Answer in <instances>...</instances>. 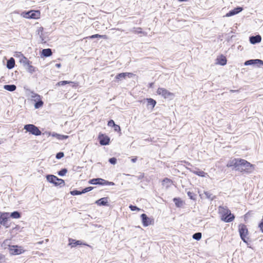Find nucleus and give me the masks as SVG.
Wrapping results in <instances>:
<instances>
[{"label": "nucleus", "mask_w": 263, "mask_h": 263, "mask_svg": "<svg viewBox=\"0 0 263 263\" xmlns=\"http://www.w3.org/2000/svg\"><path fill=\"white\" fill-rule=\"evenodd\" d=\"M227 166L228 167H234L236 171L246 174L252 173L255 168L254 165L241 158H234L230 160L228 162Z\"/></svg>", "instance_id": "nucleus-1"}, {"label": "nucleus", "mask_w": 263, "mask_h": 263, "mask_svg": "<svg viewBox=\"0 0 263 263\" xmlns=\"http://www.w3.org/2000/svg\"><path fill=\"white\" fill-rule=\"evenodd\" d=\"M20 62L25 68L27 72L30 74H32L38 70V69L36 67L31 65L32 62L28 60V59L24 57L23 54L22 58L20 60Z\"/></svg>", "instance_id": "nucleus-2"}, {"label": "nucleus", "mask_w": 263, "mask_h": 263, "mask_svg": "<svg viewBox=\"0 0 263 263\" xmlns=\"http://www.w3.org/2000/svg\"><path fill=\"white\" fill-rule=\"evenodd\" d=\"M22 15L26 18L37 19L40 17V12L39 10H30L24 11L22 13Z\"/></svg>", "instance_id": "nucleus-3"}, {"label": "nucleus", "mask_w": 263, "mask_h": 263, "mask_svg": "<svg viewBox=\"0 0 263 263\" xmlns=\"http://www.w3.org/2000/svg\"><path fill=\"white\" fill-rule=\"evenodd\" d=\"M89 184L94 185H114L115 183L104 180L102 178H97L90 179L88 181Z\"/></svg>", "instance_id": "nucleus-4"}, {"label": "nucleus", "mask_w": 263, "mask_h": 263, "mask_svg": "<svg viewBox=\"0 0 263 263\" xmlns=\"http://www.w3.org/2000/svg\"><path fill=\"white\" fill-rule=\"evenodd\" d=\"M24 129H25L27 132H29L32 135L35 136H40L42 134L39 128L33 124H26L24 126Z\"/></svg>", "instance_id": "nucleus-5"}, {"label": "nucleus", "mask_w": 263, "mask_h": 263, "mask_svg": "<svg viewBox=\"0 0 263 263\" xmlns=\"http://www.w3.org/2000/svg\"><path fill=\"white\" fill-rule=\"evenodd\" d=\"M157 93L158 95H161L164 99H173L175 96L173 93L170 92L164 88H158Z\"/></svg>", "instance_id": "nucleus-6"}, {"label": "nucleus", "mask_w": 263, "mask_h": 263, "mask_svg": "<svg viewBox=\"0 0 263 263\" xmlns=\"http://www.w3.org/2000/svg\"><path fill=\"white\" fill-rule=\"evenodd\" d=\"M238 230L241 239L243 242L247 243V236L248 234V230L247 226L244 224H240L239 225Z\"/></svg>", "instance_id": "nucleus-7"}, {"label": "nucleus", "mask_w": 263, "mask_h": 263, "mask_svg": "<svg viewBox=\"0 0 263 263\" xmlns=\"http://www.w3.org/2000/svg\"><path fill=\"white\" fill-rule=\"evenodd\" d=\"M31 98L33 99V100L35 102L34 104V107L36 109L39 108L43 105V101L42 100L41 96L34 92L33 91L31 92Z\"/></svg>", "instance_id": "nucleus-8"}, {"label": "nucleus", "mask_w": 263, "mask_h": 263, "mask_svg": "<svg viewBox=\"0 0 263 263\" xmlns=\"http://www.w3.org/2000/svg\"><path fill=\"white\" fill-rule=\"evenodd\" d=\"M142 224L144 227H148L154 224V219L148 217L146 214H142L140 216Z\"/></svg>", "instance_id": "nucleus-9"}, {"label": "nucleus", "mask_w": 263, "mask_h": 263, "mask_svg": "<svg viewBox=\"0 0 263 263\" xmlns=\"http://www.w3.org/2000/svg\"><path fill=\"white\" fill-rule=\"evenodd\" d=\"M10 218L9 213L0 212V224L8 228L9 227L7 222Z\"/></svg>", "instance_id": "nucleus-10"}, {"label": "nucleus", "mask_w": 263, "mask_h": 263, "mask_svg": "<svg viewBox=\"0 0 263 263\" xmlns=\"http://www.w3.org/2000/svg\"><path fill=\"white\" fill-rule=\"evenodd\" d=\"M98 139L99 143L101 145H107L109 144L110 138L107 135L100 134L99 135Z\"/></svg>", "instance_id": "nucleus-11"}, {"label": "nucleus", "mask_w": 263, "mask_h": 263, "mask_svg": "<svg viewBox=\"0 0 263 263\" xmlns=\"http://www.w3.org/2000/svg\"><path fill=\"white\" fill-rule=\"evenodd\" d=\"M235 218L234 214H232L230 211L224 214L222 216V220L226 222H230L232 221Z\"/></svg>", "instance_id": "nucleus-12"}, {"label": "nucleus", "mask_w": 263, "mask_h": 263, "mask_svg": "<svg viewBox=\"0 0 263 263\" xmlns=\"http://www.w3.org/2000/svg\"><path fill=\"white\" fill-rule=\"evenodd\" d=\"M133 75V74L130 72L120 73L116 75L115 79L117 82H119V81H122V80L125 79L126 77L131 78L132 77Z\"/></svg>", "instance_id": "nucleus-13"}, {"label": "nucleus", "mask_w": 263, "mask_h": 263, "mask_svg": "<svg viewBox=\"0 0 263 263\" xmlns=\"http://www.w3.org/2000/svg\"><path fill=\"white\" fill-rule=\"evenodd\" d=\"M243 10V8L241 7H237L234 9L230 10L228 13H227L226 15L227 17H230L235 14L239 13Z\"/></svg>", "instance_id": "nucleus-14"}, {"label": "nucleus", "mask_w": 263, "mask_h": 263, "mask_svg": "<svg viewBox=\"0 0 263 263\" xmlns=\"http://www.w3.org/2000/svg\"><path fill=\"white\" fill-rule=\"evenodd\" d=\"M261 41V37L260 35H256L255 36H251L249 37V41L252 44H256L259 43Z\"/></svg>", "instance_id": "nucleus-15"}, {"label": "nucleus", "mask_w": 263, "mask_h": 263, "mask_svg": "<svg viewBox=\"0 0 263 263\" xmlns=\"http://www.w3.org/2000/svg\"><path fill=\"white\" fill-rule=\"evenodd\" d=\"M96 203L100 206H107L108 204V198L103 197L96 201Z\"/></svg>", "instance_id": "nucleus-16"}, {"label": "nucleus", "mask_w": 263, "mask_h": 263, "mask_svg": "<svg viewBox=\"0 0 263 263\" xmlns=\"http://www.w3.org/2000/svg\"><path fill=\"white\" fill-rule=\"evenodd\" d=\"M217 61V63L221 66H224L227 64V60L223 55H221L220 57H218Z\"/></svg>", "instance_id": "nucleus-17"}, {"label": "nucleus", "mask_w": 263, "mask_h": 263, "mask_svg": "<svg viewBox=\"0 0 263 263\" xmlns=\"http://www.w3.org/2000/svg\"><path fill=\"white\" fill-rule=\"evenodd\" d=\"M13 248L11 249V253L14 255L21 254L23 252V249L17 246H12Z\"/></svg>", "instance_id": "nucleus-18"}, {"label": "nucleus", "mask_w": 263, "mask_h": 263, "mask_svg": "<svg viewBox=\"0 0 263 263\" xmlns=\"http://www.w3.org/2000/svg\"><path fill=\"white\" fill-rule=\"evenodd\" d=\"M15 66V60L13 58H10L7 62L6 67L9 69H11Z\"/></svg>", "instance_id": "nucleus-19"}, {"label": "nucleus", "mask_w": 263, "mask_h": 263, "mask_svg": "<svg viewBox=\"0 0 263 263\" xmlns=\"http://www.w3.org/2000/svg\"><path fill=\"white\" fill-rule=\"evenodd\" d=\"M52 54V50L50 48L44 49L42 50L41 54L44 57H49Z\"/></svg>", "instance_id": "nucleus-20"}, {"label": "nucleus", "mask_w": 263, "mask_h": 263, "mask_svg": "<svg viewBox=\"0 0 263 263\" xmlns=\"http://www.w3.org/2000/svg\"><path fill=\"white\" fill-rule=\"evenodd\" d=\"M46 177L49 182L54 185L55 183V181L58 179V177L53 175H47Z\"/></svg>", "instance_id": "nucleus-21"}, {"label": "nucleus", "mask_w": 263, "mask_h": 263, "mask_svg": "<svg viewBox=\"0 0 263 263\" xmlns=\"http://www.w3.org/2000/svg\"><path fill=\"white\" fill-rule=\"evenodd\" d=\"M69 245H70L71 247H75L77 246L82 245V242L81 241L76 240L72 238H69Z\"/></svg>", "instance_id": "nucleus-22"}, {"label": "nucleus", "mask_w": 263, "mask_h": 263, "mask_svg": "<svg viewBox=\"0 0 263 263\" xmlns=\"http://www.w3.org/2000/svg\"><path fill=\"white\" fill-rule=\"evenodd\" d=\"M173 201L174 202L175 205L178 208H181L183 206V202L179 198H174L173 199Z\"/></svg>", "instance_id": "nucleus-23"}, {"label": "nucleus", "mask_w": 263, "mask_h": 263, "mask_svg": "<svg viewBox=\"0 0 263 263\" xmlns=\"http://www.w3.org/2000/svg\"><path fill=\"white\" fill-rule=\"evenodd\" d=\"M4 88L9 91H13L16 90V86L14 84L5 85Z\"/></svg>", "instance_id": "nucleus-24"}, {"label": "nucleus", "mask_w": 263, "mask_h": 263, "mask_svg": "<svg viewBox=\"0 0 263 263\" xmlns=\"http://www.w3.org/2000/svg\"><path fill=\"white\" fill-rule=\"evenodd\" d=\"M146 100L147 102V106H151L152 109L154 108L156 104V101L152 98H147Z\"/></svg>", "instance_id": "nucleus-25"}, {"label": "nucleus", "mask_w": 263, "mask_h": 263, "mask_svg": "<svg viewBox=\"0 0 263 263\" xmlns=\"http://www.w3.org/2000/svg\"><path fill=\"white\" fill-rule=\"evenodd\" d=\"M87 39H95V38H100L107 39V36L106 35H100L99 34H96L87 37Z\"/></svg>", "instance_id": "nucleus-26"}, {"label": "nucleus", "mask_w": 263, "mask_h": 263, "mask_svg": "<svg viewBox=\"0 0 263 263\" xmlns=\"http://www.w3.org/2000/svg\"><path fill=\"white\" fill-rule=\"evenodd\" d=\"M10 217L15 219L20 218L21 217V213L18 211H14L10 214H9Z\"/></svg>", "instance_id": "nucleus-27"}, {"label": "nucleus", "mask_w": 263, "mask_h": 263, "mask_svg": "<svg viewBox=\"0 0 263 263\" xmlns=\"http://www.w3.org/2000/svg\"><path fill=\"white\" fill-rule=\"evenodd\" d=\"M257 62H259L257 61V59H252L247 60L245 62V65L246 66L248 65H255L257 64Z\"/></svg>", "instance_id": "nucleus-28"}, {"label": "nucleus", "mask_w": 263, "mask_h": 263, "mask_svg": "<svg viewBox=\"0 0 263 263\" xmlns=\"http://www.w3.org/2000/svg\"><path fill=\"white\" fill-rule=\"evenodd\" d=\"M171 184V181L167 178H165L162 181V185L166 188L168 187Z\"/></svg>", "instance_id": "nucleus-29"}, {"label": "nucleus", "mask_w": 263, "mask_h": 263, "mask_svg": "<svg viewBox=\"0 0 263 263\" xmlns=\"http://www.w3.org/2000/svg\"><path fill=\"white\" fill-rule=\"evenodd\" d=\"M55 186H63L65 185V181L63 179L58 178L57 181H55V183H54Z\"/></svg>", "instance_id": "nucleus-30"}, {"label": "nucleus", "mask_w": 263, "mask_h": 263, "mask_svg": "<svg viewBox=\"0 0 263 263\" xmlns=\"http://www.w3.org/2000/svg\"><path fill=\"white\" fill-rule=\"evenodd\" d=\"M202 237V234L200 232H197L194 234L192 236L193 239L196 240H199Z\"/></svg>", "instance_id": "nucleus-31"}, {"label": "nucleus", "mask_w": 263, "mask_h": 263, "mask_svg": "<svg viewBox=\"0 0 263 263\" xmlns=\"http://www.w3.org/2000/svg\"><path fill=\"white\" fill-rule=\"evenodd\" d=\"M67 172V170L66 168H62L58 172V175L60 176H64Z\"/></svg>", "instance_id": "nucleus-32"}, {"label": "nucleus", "mask_w": 263, "mask_h": 263, "mask_svg": "<svg viewBox=\"0 0 263 263\" xmlns=\"http://www.w3.org/2000/svg\"><path fill=\"white\" fill-rule=\"evenodd\" d=\"M193 173L201 177H204L205 175L206 174V173H204L203 171H200L199 170H198L197 171H194Z\"/></svg>", "instance_id": "nucleus-33"}, {"label": "nucleus", "mask_w": 263, "mask_h": 263, "mask_svg": "<svg viewBox=\"0 0 263 263\" xmlns=\"http://www.w3.org/2000/svg\"><path fill=\"white\" fill-rule=\"evenodd\" d=\"M204 194L206 196V197L211 200H213L215 198V196L209 192H204Z\"/></svg>", "instance_id": "nucleus-34"}, {"label": "nucleus", "mask_w": 263, "mask_h": 263, "mask_svg": "<svg viewBox=\"0 0 263 263\" xmlns=\"http://www.w3.org/2000/svg\"><path fill=\"white\" fill-rule=\"evenodd\" d=\"M70 83H73L71 81H60L59 82L57 85H58V86H64L66 84H70Z\"/></svg>", "instance_id": "nucleus-35"}, {"label": "nucleus", "mask_w": 263, "mask_h": 263, "mask_svg": "<svg viewBox=\"0 0 263 263\" xmlns=\"http://www.w3.org/2000/svg\"><path fill=\"white\" fill-rule=\"evenodd\" d=\"M133 31L135 33H143L144 34V32L142 31L141 28H133Z\"/></svg>", "instance_id": "nucleus-36"}, {"label": "nucleus", "mask_w": 263, "mask_h": 263, "mask_svg": "<svg viewBox=\"0 0 263 263\" xmlns=\"http://www.w3.org/2000/svg\"><path fill=\"white\" fill-rule=\"evenodd\" d=\"M187 195L191 199L195 200L196 195L193 192L189 191L187 192Z\"/></svg>", "instance_id": "nucleus-37"}, {"label": "nucleus", "mask_w": 263, "mask_h": 263, "mask_svg": "<svg viewBox=\"0 0 263 263\" xmlns=\"http://www.w3.org/2000/svg\"><path fill=\"white\" fill-rule=\"evenodd\" d=\"M93 189V187L92 186H89V187H85V189H83L81 191V193H82V194L87 193V192L91 191Z\"/></svg>", "instance_id": "nucleus-38"}, {"label": "nucleus", "mask_w": 263, "mask_h": 263, "mask_svg": "<svg viewBox=\"0 0 263 263\" xmlns=\"http://www.w3.org/2000/svg\"><path fill=\"white\" fill-rule=\"evenodd\" d=\"M70 194L72 195L75 196V195H79L82 194V193H81V191H78V190H73L72 191H70Z\"/></svg>", "instance_id": "nucleus-39"}, {"label": "nucleus", "mask_w": 263, "mask_h": 263, "mask_svg": "<svg viewBox=\"0 0 263 263\" xmlns=\"http://www.w3.org/2000/svg\"><path fill=\"white\" fill-rule=\"evenodd\" d=\"M129 208L130 209L131 211H140L141 209L139 208H138L137 206L136 205H130L129 206Z\"/></svg>", "instance_id": "nucleus-40"}, {"label": "nucleus", "mask_w": 263, "mask_h": 263, "mask_svg": "<svg viewBox=\"0 0 263 263\" xmlns=\"http://www.w3.org/2000/svg\"><path fill=\"white\" fill-rule=\"evenodd\" d=\"M46 134L47 135H48V136L51 135L52 137H55L58 139H59L60 135V134H57V133H54V132H53L52 133H51L50 132H48V133H46Z\"/></svg>", "instance_id": "nucleus-41"}, {"label": "nucleus", "mask_w": 263, "mask_h": 263, "mask_svg": "<svg viewBox=\"0 0 263 263\" xmlns=\"http://www.w3.org/2000/svg\"><path fill=\"white\" fill-rule=\"evenodd\" d=\"M109 162L111 164H115L117 163V159L115 157H112L109 159Z\"/></svg>", "instance_id": "nucleus-42"}, {"label": "nucleus", "mask_w": 263, "mask_h": 263, "mask_svg": "<svg viewBox=\"0 0 263 263\" xmlns=\"http://www.w3.org/2000/svg\"><path fill=\"white\" fill-rule=\"evenodd\" d=\"M64 156V153L63 152H59L57 154H56V158L58 159H61L62 158H63Z\"/></svg>", "instance_id": "nucleus-43"}, {"label": "nucleus", "mask_w": 263, "mask_h": 263, "mask_svg": "<svg viewBox=\"0 0 263 263\" xmlns=\"http://www.w3.org/2000/svg\"><path fill=\"white\" fill-rule=\"evenodd\" d=\"M5 256L3 254L0 253V263L4 262L5 261Z\"/></svg>", "instance_id": "nucleus-44"}, {"label": "nucleus", "mask_w": 263, "mask_h": 263, "mask_svg": "<svg viewBox=\"0 0 263 263\" xmlns=\"http://www.w3.org/2000/svg\"><path fill=\"white\" fill-rule=\"evenodd\" d=\"M115 124H116L113 120H110L108 121L107 125L109 126L113 127Z\"/></svg>", "instance_id": "nucleus-45"}, {"label": "nucleus", "mask_w": 263, "mask_h": 263, "mask_svg": "<svg viewBox=\"0 0 263 263\" xmlns=\"http://www.w3.org/2000/svg\"><path fill=\"white\" fill-rule=\"evenodd\" d=\"M68 138V136L60 135V136H59V138L58 139L60 140H63L67 139Z\"/></svg>", "instance_id": "nucleus-46"}, {"label": "nucleus", "mask_w": 263, "mask_h": 263, "mask_svg": "<svg viewBox=\"0 0 263 263\" xmlns=\"http://www.w3.org/2000/svg\"><path fill=\"white\" fill-rule=\"evenodd\" d=\"M113 127L114 128V130L116 132H120L121 131V128H120V126L117 124H115L113 126Z\"/></svg>", "instance_id": "nucleus-47"}, {"label": "nucleus", "mask_w": 263, "mask_h": 263, "mask_svg": "<svg viewBox=\"0 0 263 263\" xmlns=\"http://www.w3.org/2000/svg\"><path fill=\"white\" fill-rule=\"evenodd\" d=\"M258 227L260 228V230L263 233V220L259 223Z\"/></svg>", "instance_id": "nucleus-48"}, {"label": "nucleus", "mask_w": 263, "mask_h": 263, "mask_svg": "<svg viewBox=\"0 0 263 263\" xmlns=\"http://www.w3.org/2000/svg\"><path fill=\"white\" fill-rule=\"evenodd\" d=\"M144 173H140V175L137 176H135L136 178H137V179L138 180H141L142 179H143L144 178Z\"/></svg>", "instance_id": "nucleus-49"}, {"label": "nucleus", "mask_w": 263, "mask_h": 263, "mask_svg": "<svg viewBox=\"0 0 263 263\" xmlns=\"http://www.w3.org/2000/svg\"><path fill=\"white\" fill-rule=\"evenodd\" d=\"M43 31V27H40V29H39V34H40V32H41V35H40V36L41 37V35H42V32Z\"/></svg>", "instance_id": "nucleus-50"}, {"label": "nucleus", "mask_w": 263, "mask_h": 263, "mask_svg": "<svg viewBox=\"0 0 263 263\" xmlns=\"http://www.w3.org/2000/svg\"><path fill=\"white\" fill-rule=\"evenodd\" d=\"M137 157H135L133 158H132L131 159V161L133 162V163H135L136 161H137Z\"/></svg>", "instance_id": "nucleus-51"}, {"label": "nucleus", "mask_w": 263, "mask_h": 263, "mask_svg": "<svg viewBox=\"0 0 263 263\" xmlns=\"http://www.w3.org/2000/svg\"><path fill=\"white\" fill-rule=\"evenodd\" d=\"M257 61H259V62H257V64H261L263 65V61H262L260 59H257Z\"/></svg>", "instance_id": "nucleus-52"}, {"label": "nucleus", "mask_w": 263, "mask_h": 263, "mask_svg": "<svg viewBox=\"0 0 263 263\" xmlns=\"http://www.w3.org/2000/svg\"><path fill=\"white\" fill-rule=\"evenodd\" d=\"M55 66L57 68H59L61 67V64L60 63H57Z\"/></svg>", "instance_id": "nucleus-53"}, {"label": "nucleus", "mask_w": 263, "mask_h": 263, "mask_svg": "<svg viewBox=\"0 0 263 263\" xmlns=\"http://www.w3.org/2000/svg\"><path fill=\"white\" fill-rule=\"evenodd\" d=\"M153 85H154V83H151L149 84V87H153Z\"/></svg>", "instance_id": "nucleus-54"}, {"label": "nucleus", "mask_w": 263, "mask_h": 263, "mask_svg": "<svg viewBox=\"0 0 263 263\" xmlns=\"http://www.w3.org/2000/svg\"><path fill=\"white\" fill-rule=\"evenodd\" d=\"M185 163L187 164V165H189V166H191V165H192L191 164V163H189V162H185Z\"/></svg>", "instance_id": "nucleus-55"}]
</instances>
